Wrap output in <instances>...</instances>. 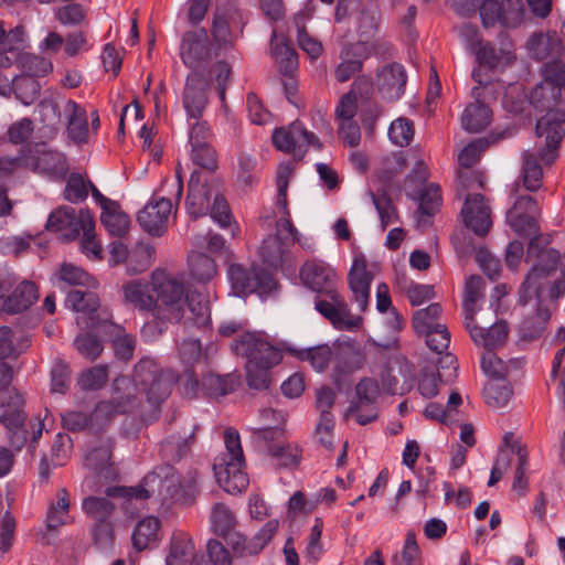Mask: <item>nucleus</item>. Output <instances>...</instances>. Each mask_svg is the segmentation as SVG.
Here are the masks:
<instances>
[{
    "label": "nucleus",
    "instance_id": "1",
    "mask_svg": "<svg viewBox=\"0 0 565 565\" xmlns=\"http://www.w3.org/2000/svg\"><path fill=\"white\" fill-rule=\"evenodd\" d=\"M305 286L318 294H324L328 300L316 301V309L327 318L334 328L355 330L362 324V318L351 313L344 298L338 292V275L326 262L307 260L300 269Z\"/></svg>",
    "mask_w": 565,
    "mask_h": 565
},
{
    "label": "nucleus",
    "instance_id": "2",
    "mask_svg": "<svg viewBox=\"0 0 565 565\" xmlns=\"http://www.w3.org/2000/svg\"><path fill=\"white\" fill-rule=\"evenodd\" d=\"M565 122V111L551 110L536 122V135L545 137L544 148L536 153L525 151L523 153L522 178L523 184L529 191H536L542 185L543 170L539 159L545 164H551L557 157V148L564 136L562 127Z\"/></svg>",
    "mask_w": 565,
    "mask_h": 565
},
{
    "label": "nucleus",
    "instance_id": "3",
    "mask_svg": "<svg viewBox=\"0 0 565 565\" xmlns=\"http://www.w3.org/2000/svg\"><path fill=\"white\" fill-rule=\"evenodd\" d=\"M225 451L214 459L213 470L217 483L224 491L236 494L248 486L245 472V457L241 437L236 429L228 427L224 430Z\"/></svg>",
    "mask_w": 565,
    "mask_h": 565
},
{
    "label": "nucleus",
    "instance_id": "4",
    "mask_svg": "<svg viewBox=\"0 0 565 565\" xmlns=\"http://www.w3.org/2000/svg\"><path fill=\"white\" fill-rule=\"evenodd\" d=\"M140 406V399L136 397L135 385L126 377L114 380L111 397L96 403L90 416V431L98 434L104 431L118 415L134 414Z\"/></svg>",
    "mask_w": 565,
    "mask_h": 565
},
{
    "label": "nucleus",
    "instance_id": "5",
    "mask_svg": "<svg viewBox=\"0 0 565 565\" xmlns=\"http://www.w3.org/2000/svg\"><path fill=\"white\" fill-rule=\"evenodd\" d=\"M525 260H533V265L519 290L522 305H526L533 297L541 299V280L559 267L561 255L554 248H541L537 237H534L529 243Z\"/></svg>",
    "mask_w": 565,
    "mask_h": 565
},
{
    "label": "nucleus",
    "instance_id": "6",
    "mask_svg": "<svg viewBox=\"0 0 565 565\" xmlns=\"http://www.w3.org/2000/svg\"><path fill=\"white\" fill-rule=\"evenodd\" d=\"M0 423L4 426L7 438L14 450H21L29 436L24 398L15 390L0 395Z\"/></svg>",
    "mask_w": 565,
    "mask_h": 565
},
{
    "label": "nucleus",
    "instance_id": "7",
    "mask_svg": "<svg viewBox=\"0 0 565 565\" xmlns=\"http://www.w3.org/2000/svg\"><path fill=\"white\" fill-rule=\"evenodd\" d=\"M149 288L156 302V318H171L177 305V273L171 267L159 266L151 271Z\"/></svg>",
    "mask_w": 565,
    "mask_h": 565
},
{
    "label": "nucleus",
    "instance_id": "8",
    "mask_svg": "<svg viewBox=\"0 0 565 565\" xmlns=\"http://www.w3.org/2000/svg\"><path fill=\"white\" fill-rule=\"evenodd\" d=\"M300 243V234L290 218L280 217L276 223V234L267 236L260 247L259 255L269 267L282 265L289 247Z\"/></svg>",
    "mask_w": 565,
    "mask_h": 565
},
{
    "label": "nucleus",
    "instance_id": "9",
    "mask_svg": "<svg viewBox=\"0 0 565 565\" xmlns=\"http://www.w3.org/2000/svg\"><path fill=\"white\" fill-rule=\"evenodd\" d=\"M46 228L60 232L66 241H73L81 232L88 234L94 230L95 222L88 210H79L77 213L72 206H62L50 214Z\"/></svg>",
    "mask_w": 565,
    "mask_h": 565
},
{
    "label": "nucleus",
    "instance_id": "10",
    "mask_svg": "<svg viewBox=\"0 0 565 565\" xmlns=\"http://www.w3.org/2000/svg\"><path fill=\"white\" fill-rule=\"evenodd\" d=\"M65 303L74 311L84 315L77 317V324L82 329H106L108 327L119 329V326L113 323L108 317H100V313L97 312L100 306L99 298L93 291L71 290L66 296Z\"/></svg>",
    "mask_w": 565,
    "mask_h": 565
},
{
    "label": "nucleus",
    "instance_id": "11",
    "mask_svg": "<svg viewBox=\"0 0 565 565\" xmlns=\"http://www.w3.org/2000/svg\"><path fill=\"white\" fill-rule=\"evenodd\" d=\"M235 354L247 359V363L275 366L282 360V352L267 340L253 332H246L233 342Z\"/></svg>",
    "mask_w": 565,
    "mask_h": 565
},
{
    "label": "nucleus",
    "instance_id": "12",
    "mask_svg": "<svg viewBox=\"0 0 565 565\" xmlns=\"http://www.w3.org/2000/svg\"><path fill=\"white\" fill-rule=\"evenodd\" d=\"M523 12L522 0H483L480 6V18L486 28L497 23L505 28H516L523 19Z\"/></svg>",
    "mask_w": 565,
    "mask_h": 565
},
{
    "label": "nucleus",
    "instance_id": "13",
    "mask_svg": "<svg viewBox=\"0 0 565 565\" xmlns=\"http://www.w3.org/2000/svg\"><path fill=\"white\" fill-rule=\"evenodd\" d=\"M275 147L281 151L291 152L294 157L302 158L310 145L320 149L319 139L309 132L300 121L291 122L288 128H278L273 134Z\"/></svg>",
    "mask_w": 565,
    "mask_h": 565
},
{
    "label": "nucleus",
    "instance_id": "14",
    "mask_svg": "<svg viewBox=\"0 0 565 565\" xmlns=\"http://www.w3.org/2000/svg\"><path fill=\"white\" fill-rule=\"evenodd\" d=\"M228 278L236 295H246L255 291L265 292L275 286L273 276L264 269H246L233 264L228 267Z\"/></svg>",
    "mask_w": 565,
    "mask_h": 565
},
{
    "label": "nucleus",
    "instance_id": "15",
    "mask_svg": "<svg viewBox=\"0 0 565 565\" xmlns=\"http://www.w3.org/2000/svg\"><path fill=\"white\" fill-rule=\"evenodd\" d=\"M212 132L206 121H196L193 124L189 142L191 145V159L204 169L214 171L217 168L215 150L211 147L210 140Z\"/></svg>",
    "mask_w": 565,
    "mask_h": 565
},
{
    "label": "nucleus",
    "instance_id": "16",
    "mask_svg": "<svg viewBox=\"0 0 565 565\" xmlns=\"http://www.w3.org/2000/svg\"><path fill=\"white\" fill-rule=\"evenodd\" d=\"M278 526L277 520H269L249 542H246V539L235 530L232 531L228 537L224 539L231 545L236 556L256 555L271 541Z\"/></svg>",
    "mask_w": 565,
    "mask_h": 565
},
{
    "label": "nucleus",
    "instance_id": "17",
    "mask_svg": "<svg viewBox=\"0 0 565 565\" xmlns=\"http://www.w3.org/2000/svg\"><path fill=\"white\" fill-rule=\"evenodd\" d=\"M461 216L466 226L479 236L486 235L492 226L490 207L479 193L466 195Z\"/></svg>",
    "mask_w": 565,
    "mask_h": 565
},
{
    "label": "nucleus",
    "instance_id": "18",
    "mask_svg": "<svg viewBox=\"0 0 565 565\" xmlns=\"http://www.w3.org/2000/svg\"><path fill=\"white\" fill-rule=\"evenodd\" d=\"M172 204L169 200L159 199L149 202L137 214V222L151 236H161L167 231Z\"/></svg>",
    "mask_w": 565,
    "mask_h": 565
},
{
    "label": "nucleus",
    "instance_id": "19",
    "mask_svg": "<svg viewBox=\"0 0 565 565\" xmlns=\"http://www.w3.org/2000/svg\"><path fill=\"white\" fill-rule=\"evenodd\" d=\"M30 152L31 156H28L30 160L29 168L40 173L63 177L68 170L65 154L49 149L46 143L36 145Z\"/></svg>",
    "mask_w": 565,
    "mask_h": 565
},
{
    "label": "nucleus",
    "instance_id": "20",
    "mask_svg": "<svg viewBox=\"0 0 565 565\" xmlns=\"http://www.w3.org/2000/svg\"><path fill=\"white\" fill-rule=\"evenodd\" d=\"M188 328L205 327L210 321L209 301L205 296L195 290H188L184 295L183 305H179V321Z\"/></svg>",
    "mask_w": 565,
    "mask_h": 565
},
{
    "label": "nucleus",
    "instance_id": "21",
    "mask_svg": "<svg viewBox=\"0 0 565 565\" xmlns=\"http://www.w3.org/2000/svg\"><path fill=\"white\" fill-rule=\"evenodd\" d=\"M372 280L373 274L367 269L365 260L363 258H355L348 274V282L352 292V300L358 303L362 312L369 306Z\"/></svg>",
    "mask_w": 565,
    "mask_h": 565
},
{
    "label": "nucleus",
    "instance_id": "22",
    "mask_svg": "<svg viewBox=\"0 0 565 565\" xmlns=\"http://www.w3.org/2000/svg\"><path fill=\"white\" fill-rule=\"evenodd\" d=\"M465 327L468 330L472 341L482 347L484 351H493L502 347L509 334V328L505 322L500 321L493 323L490 328L486 329L478 326L475 319L465 320Z\"/></svg>",
    "mask_w": 565,
    "mask_h": 565
},
{
    "label": "nucleus",
    "instance_id": "23",
    "mask_svg": "<svg viewBox=\"0 0 565 565\" xmlns=\"http://www.w3.org/2000/svg\"><path fill=\"white\" fill-rule=\"evenodd\" d=\"M215 188L209 185L202 179V173L194 171L189 180V192L185 200L186 213L192 218L205 215L207 211L209 196L214 193Z\"/></svg>",
    "mask_w": 565,
    "mask_h": 565
},
{
    "label": "nucleus",
    "instance_id": "24",
    "mask_svg": "<svg viewBox=\"0 0 565 565\" xmlns=\"http://www.w3.org/2000/svg\"><path fill=\"white\" fill-rule=\"evenodd\" d=\"M145 391L147 396L146 402H140V406L137 412L142 420H152L158 418L160 404L171 393V382L164 376V374H162Z\"/></svg>",
    "mask_w": 565,
    "mask_h": 565
},
{
    "label": "nucleus",
    "instance_id": "25",
    "mask_svg": "<svg viewBox=\"0 0 565 565\" xmlns=\"http://www.w3.org/2000/svg\"><path fill=\"white\" fill-rule=\"evenodd\" d=\"M407 75L403 65L392 63L377 72V86L381 93L391 100L401 98L404 94Z\"/></svg>",
    "mask_w": 565,
    "mask_h": 565
},
{
    "label": "nucleus",
    "instance_id": "26",
    "mask_svg": "<svg viewBox=\"0 0 565 565\" xmlns=\"http://www.w3.org/2000/svg\"><path fill=\"white\" fill-rule=\"evenodd\" d=\"M207 82L196 73L188 77L183 94V106L192 118H199L206 105Z\"/></svg>",
    "mask_w": 565,
    "mask_h": 565
},
{
    "label": "nucleus",
    "instance_id": "27",
    "mask_svg": "<svg viewBox=\"0 0 565 565\" xmlns=\"http://www.w3.org/2000/svg\"><path fill=\"white\" fill-rule=\"evenodd\" d=\"M366 57V45L363 43L347 45L340 53L341 63L334 70L335 79L340 83L349 81L361 71Z\"/></svg>",
    "mask_w": 565,
    "mask_h": 565
},
{
    "label": "nucleus",
    "instance_id": "28",
    "mask_svg": "<svg viewBox=\"0 0 565 565\" xmlns=\"http://www.w3.org/2000/svg\"><path fill=\"white\" fill-rule=\"evenodd\" d=\"M181 55L184 64L190 67H195L209 56L207 33L204 29L183 35Z\"/></svg>",
    "mask_w": 565,
    "mask_h": 565
},
{
    "label": "nucleus",
    "instance_id": "29",
    "mask_svg": "<svg viewBox=\"0 0 565 565\" xmlns=\"http://www.w3.org/2000/svg\"><path fill=\"white\" fill-rule=\"evenodd\" d=\"M527 50L539 61L557 57L562 54L563 42L555 31L535 33L527 41Z\"/></svg>",
    "mask_w": 565,
    "mask_h": 565
},
{
    "label": "nucleus",
    "instance_id": "30",
    "mask_svg": "<svg viewBox=\"0 0 565 565\" xmlns=\"http://www.w3.org/2000/svg\"><path fill=\"white\" fill-rule=\"evenodd\" d=\"M122 294L126 302L140 311L151 312L156 318V302L149 284H143L141 279L129 280L122 286Z\"/></svg>",
    "mask_w": 565,
    "mask_h": 565
},
{
    "label": "nucleus",
    "instance_id": "31",
    "mask_svg": "<svg viewBox=\"0 0 565 565\" xmlns=\"http://www.w3.org/2000/svg\"><path fill=\"white\" fill-rule=\"evenodd\" d=\"M39 298V291L34 282L21 281L14 290L4 298L3 310L18 313L29 309Z\"/></svg>",
    "mask_w": 565,
    "mask_h": 565
},
{
    "label": "nucleus",
    "instance_id": "32",
    "mask_svg": "<svg viewBox=\"0 0 565 565\" xmlns=\"http://www.w3.org/2000/svg\"><path fill=\"white\" fill-rule=\"evenodd\" d=\"M63 110L67 116V134L70 138L76 143L87 142L88 124L86 110L72 99L65 102Z\"/></svg>",
    "mask_w": 565,
    "mask_h": 565
},
{
    "label": "nucleus",
    "instance_id": "33",
    "mask_svg": "<svg viewBox=\"0 0 565 565\" xmlns=\"http://www.w3.org/2000/svg\"><path fill=\"white\" fill-rule=\"evenodd\" d=\"M473 97L477 98L475 104L469 105L462 114L461 124L462 127L470 132H479L487 128V126L491 121V110L490 108L480 103L479 98V87H473L471 90Z\"/></svg>",
    "mask_w": 565,
    "mask_h": 565
},
{
    "label": "nucleus",
    "instance_id": "34",
    "mask_svg": "<svg viewBox=\"0 0 565 565\" xmlns=\"http://www.w3.org/2000/svg\"><path fill=\"white\" fill-rule=\"evenodd\" d=\"M160 521L154 516L140 520L134 529L131 540L136 551L141 552L152 547L158 541Z\"/></svg>",
    "mask_w": 565,
    "mask_h": 565
},
{
    "label": "nucleus",
    "instance_id": "35",
    "mask_svg": "<svg viewBox=\"0 0 565 565\" xmlns=\"http://www.w3.org/2000/svg\"><path fill=\"white\" fill-rule=\"evenodd\" d=\"M529 202L530 201L527 200V203ZM522 204H524V201H522L518 206H512L508 211L507 221L509 225L513 228V231L520 235H536L540 231L537 225V217L540 215V211H537L536 213H520V206Z\"/></svg>",
    "mask_w": 565,
    "mask_h": 565
},
{
    "label": "nucleus",
    "instance_id": "36",
    "mask_svg": "<svg viewBox=\"0 0 565 565\" xmlns=\"http://www.w3.org/2000/svg\"><path fill=\"white\" fill-rule=\"evenodd\" d=\"M271 54L279 65V71L291 75L298 65L296 51L284 40L278 39L276 30L271 34Z\"/></svg>",
    "mask_w": 565,
    "mask_h": 565
},
{
    "label": "nucleus",
    "instance_id": "37",
    "mask_svg": "<svg viewBox=\"0 0 565 565\" xmlns=\"http://www.w3.org/2000/svg\"><path fill=\"white\" fill-rule=\"evenodd\" d=\"M210 521L212 531L222 537H228L237 524V520L233 511L221 502L215 503L212 507Z\"/></svg>",
    "mask_w": 565,
    "mask_h": 565
},
{
    "label": "nucleus",
    "instance_id": "38",
    "mask_svg": "<svg viewBox=\"0 0 565 565\" xmlns=\"http://www.w3.org/2000/svg\"><path fill=\"white\" fill-rule=\"evenodd\" d=\"M154 247L145 242L136 244L129 253L127 271L130 275H138L146 271L154 260Z\"/></svg>",
    "mask_w": 565,
    "mask_h": 565
},
{
    "label": "nucleus",
    "instance_id": "39",
    "mask_svg": "<svg viewBox=\"0 0 565 565\" xmlns=\"http://www.w3.org/2000/svg\"><path fill=\"white\" fill-rule=\"evenodd\" d=\"M188 271L193 279L205 282L216 274V264L207 255L192 252L188 257Z\"/></svg>",
    "mask_w": 565,
    "mask_h": 565
},
{
    "label": "nucleus",
    "instance_id": "40",
    "mask_svg": "<svg viewBox=\"0 0 565 565\" xmlns=\"http://www.w3.org/2000/svg\"><path fill=\"white\" fill-rule=\"evenodd\" d=\"M337 369L343 373H351L360 370L365 363V355L354 344H342L335 354Z\"/></svg>",
    "mask_w": 565,
    "mask_h": 565
},
{
    "label": "nucleus",
    "instance_id": "41",
    "mask_svg": "<svg viewBox=\"0 0 565 565\" xmlns=\"http://www.w3.org/2000/svg\"><path fill=\"white\" fill-rule=\"evenodd\" d=\"M523 364L521 359L503 362L493 351H483L481 358V367L483 372L493 379L501 380L510 371V369L520 367Z\"/></svg>",
    "mask_w": 565,
    "mask_h": 565
},
{
    "label": "nucleus",
    "instance_id": "42",
    "mask_svg": "<svg viewBox=\"0 0 565 565\" xmlns=\"http://www.w3.org/2000/svg\"><path fill=\"white\" fill-rule=\"evenodd\" d=\"M201 492V480L196 469H191L179 480V507H191Z\"/></svg>",
    "mask_w": 565,
    "mask_h": 565
},
{
    "label": "nucleus",
    "instance_id": "43",
    "mask_svg": "<svg viewBox=\"0 0 565 565\" xmlns=\"http://www.w3.org/2000/svg\"><path fill=\"white\" fill-rule=\"evenodd\" d=\"M550 319V312L546 309L539 308L534 315L525 318L520 324V337L523 340L532 341L540 338Z\"/></svg>",
    "mask_w": 565,
    "mask_h": 565
},
{
    "label": "nucleus",
    "instance_id": "44",
    "mask_svg": "<svg viewBox=\"0 0 565 565\" xmlns=\"http://www.w3.org/2000/svg\"><path fill=\"white\" fill-rule=\"evenodd\" d=\"M100 221L109 234L117 237L124 236L128 232L130 224L129 216L119 211L116 202L115 206H110L102 212Z\"/></svg>",
    "mask_w": 565,
    "mask_h": 565
},
{
    "label": "nucleus",
    "instance_id": "45",
    "mask_svg": "<svg viewBox=\"0 0 565 565\" xmlns=\"http://www.w3.org/2000/svg\"><path fill=\"white\" fill-rule=\"evenodd\" d=\"M163 373L154 361L150 359L140 360L134 369L132 380L127 377L136 388V397L138 398V386L146 390L153 381H156Z\"/></svg>",
    "mask_w": 565,
    "mask_h": 565
},
{
    "label": "nucleus",
    "instance_id": "46",
    "mask_svg": "<svg viewBox=\"0 0 565 565\" xmlns=\"http://www.w3.org/2000/svg\"><path fill=\"white\" fill-rule=\"evenodd\" d=\"M57 501L52 503L49 508L46 515V527L49 530H55L67 523L68 520V508L70 499L66 489H60L57 491Z\"/></svg>",
    "mask_w": 565,
    "mask_h": 565
},
{
    "label": "nucleus",
    "instance_id": "47",
    "mask_svg": "<svg viewBox=\"0 0 565 565\" xmlns=\"http://www.w3.org/2000/svg\"><path fill=\"white\" fill-rule=\"evenodd\" d=\"M512 393V388L508 383L502 381V379H494L484 387L483 397L489 406L501 408L509 403Z\"/></svg>",
    "mask_w": 565,
    "mask_h": 565
},
{
    "label": "nucleus",
    "instance_id": "48",
    "mask_svg": "<svg viewBox=\"0 0 565 565\" xmlns=\"http://www.w3.org/2000/svg\"><path fill=\"white\" fill-rule=\"evenodd\" d=\"M483 287L484 282L480 276L471 275L467 278L463 299L465 320L473 318L476 313V305L482 297Z\"/></svg>",
    "mask_w": 565,
    "mask_h": 565
},
{
    "label": "nucleus",
    "instance_id": "49",
    "mask_svg": "<svg viewBox=\"0 0 565 565\" xmlns=\"http://www.w3.org/2000/svg\"><path fill=\"white\" fill-rule=\"evenodd\" d=\"M441 313L439 303H431L427 308L417 310L413 316V327L418 334H423L431 329H437L439 323L437 319Z\"/></svg>",
    "mask_w": 565,
    "mask_h": 565
},
{
    "label": "nucleus",
    "instance_id": "50",
    "mask_svg": "<svg viewBox=\"0 0 565 565\" xmlns=\"http://www.w3.org/2000/svg\"><path fill=\"white\" fill-rule=\"evenodd\" d=\"M358 402L350 406L349 413L359 412L363 405H372L380 395V386L373 379L365 377L361 380L356 387Z\"/></svg>",
    "mask_w": 565,
    "mask_h": 565
},
{
    "label": "nucleus",
    "instance_id": "51",
    "mask_svg": "<svg viewBox=\"0 0 565 565\" xmlns=\"http://www.w3.org/2000/svg\"><path fill=\"white\" fill-rule=\"evenodd\" d=\"M82 508L96 523L108 521L115 510V505L108 499L100 497L85 498Z\"/></svg>",
    "mask_w": 565,
    "mask_h": 565
},
{
    "label": "nucleus",
    "instance_id": "52",
    "mask_svg": "<svg viewBox=\"0 0 565 565\" xmlns=\"http://www.w3.org/2000/svg\"><path fill=\"white\" fill-rule=\"evenodd\" d=\"M298 358L308 361L318 372L326 370L331 362L333 354L329 345H317L298 352Z\"/></svg>",
    "mask_w": 565,
    "mask_h": 565
},
{
    "label": "nucleus",
    "instance_id": "53",
    "mask_svg": "<svg viewBox=\"0 0 565 565\" xmlns=\"http://www.w3.org/2000/svg\"><path fill=\"white\" fill-rule=\"evenodd\" d=\"M306 19H307V17L305 15V13H301V12L296 14V17H295V24L298 29V36H297L298 45L310 57L317 58L322 52V44L318 40L311 38L307 33L306 28H305Z\"/></svg>",
    "mask_w": 565,
    "mask_h": 565
},
{
    "label": "nucleus",
    "instance_id": "54",
    "mask_svg": "<svg viewBox=\"0 0 565 565\" xmlns=\"http://www.w3.org/2000/svg\"><path fill=\"white\" fill-rule=\"evenodd\" d=\"M202 390L203 382H200L195 369H179V395L192 399L198 397Z\"/></svg>",
    "mask_w": 565,
    "mask_h": 565
},
{
    "label": "nucleus",
    "instance_id": "55",
    "mask_svg": "<svg viewBox=\"0 0 565 565\" xmlns=\"http://www.w3.org/2000/svg\"><path fill=\"white\" fill-rule=\"evenodd\" d=\"M441 204V190L438 184L431 183L425 188L419 196V213L418 222H423V216L434 215Z\"/></svg>",
    "mask_w": 565,
    "mask_h": 565
},
{
    "label": "nucleus",
    "instance_id": "56",
    "mask_svg": "<svg viewBox=\"0 0 565 565\" xmlns=\"http://www.w3.org/2000/svg\"><path fill=\"white\" fill-rule=\"evenodd\" d=\"M379 25V12L375 7L364 8L358 17V33L360 41L365 45L366 41L372 38Z\"/></svg>",
    "mask_w": 565,
    "mask_h": 565
},
{
    "label": "nucleus",
    "instance_id": "57",
    "mask_svg": "<svg viewBox=\"0 0 565 565\" xmlns=\"http://www.w3.org/2000/svg\"><path fill=\"white\" fill-rule=\"evenodd\" d=\"M107 366L96 365L81 374L78 384L84 391H97L107 383Z\"/></svg>",
    "mask_w": 565,
    "mask_h": 565
},
{
    "label": "nucleus",
    "instance_id": "58",
    "mask_svg": "<svg viewBox=\"0 0 565 565\" xmlns=\"http://www.w3.org/2000/svg\"><path fill=\"white\" fill-rule=\"evenodd\" d=\"M234 11H225L222 8H216L212 32L213 36L220 44L231 41L230 23L233 20Z\"/></svg>",
    "mask_w": 565,
    "mask_h": 565
},
{
    "label": "nucleus",
    "instance_id": "59",
    "mask_svg": "<svg viewBox=\"0 0 565 565\" xmlns=\"http://www.w3.org/2000/svg\"><path fill=\"white\" fill-rule=\"evenodd\" d=\"M60 278L67 282L68 285L74 286H87L95 288L97 287V280L89 276L82 268L73 266L71 264H64L60 270Z\"/></svg>",
    "mask_w": 565,
    "mask_h": 565
},
{
    "label": "nucleus",
    "instance_id": "60",
    "mask_svg": "<svg viewBox=\"0 0 565 565\" xmlns=\"http://www.w3.org/2000/svg\"><path fill=\"white\" fill-rule=\"evenodd\" d=\"M268 455L271 456L280 467H295L299 462L298 449L291 445H284L282 443L269 445Z\"/></svg>",
    "mask_w": 565,
    "mask_h": 565
},
{
    "label": "nucleus",
    "instance_id": "61",
    "mask_svg": "<svg viewBox=\"0 0 565 565\" xmlns=\"http://www.w3.org/2000/svg\"><path fill=\"white\" fill-rule=\"evenodd\" d=\"M436 363L433 362L420 371L418 391L426 398H431L438 394V381L441 380V376L436 374Z\"/></svg>",
    "mask_w": 565,
    "mask_h": 565
},
{
    "label": "nucleus",
    "instance_id": "62",
    "mask_svg": "<svg viewBox=\"0 0 565 565\" xmlns=\"http://www.w3.org/2000/svg\"><path fill=\"white\" fill-rule=\"evenodd\" d=\"M88 195V181L79 173H71L64 190V198L71 203H79Z\"/></svg>",
    "mask_w": 565,
    "mask_h": 565
},
{
    "label": "nucleus",
    "instance_id": "63",
    "mask_svg": "<svg viewBox=\"0 0 565 565\" xmlns=\"http://www.w3.org/2000/svg\"><path fill=\"white\" fill-rule=\"evenodd\" d=\"M236 383L231 376L210 374L203 379V390L209 395L222 396L235 390Z\"/></svg>",
    "mask_w": 565,
    "mask_h": 565
},
{
    "label": "nucleus",
    "instance_id": "64",
    "mask_svg": "<svg viewBox=\"0 0 565 565\" xmlns=\"http://www.w3.org/2000/svg\"><path fill=\"white\" fill-rule=\"evenodd\" d=\"M179 565H204L199 558L192 539L186 533H179Z\"/></svg>",
    "mask_w": 565,
    "mask_h": 565
}]
</instances>
